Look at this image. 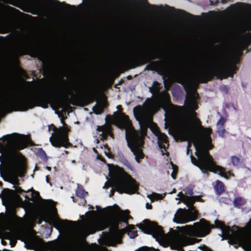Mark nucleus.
Listing matches in <instances>:
<instances>
[{"instance_id":"nucleus-47","label":"nucleus","mask_w":251,"mask_h":251,"mask_svg":"<svg viewBox=\"0 0 251 251\" xmlns=\"http://www.w3.org/2000/svg\"><path fill=\"white\" fill-rule=\"evenodd\" d=\"M13 188H15V191L17 194H22L23 192H25V191L23 190L20 187H16L15 185L13 186Z\"/></svg>"},{"instance_id":"nucleus-25","label":"nucleus","mask_w":251,"mask_h":251,"mask_svg":"<svg viewBox=\"0 0 251 251\" xmlns=\"http://www.w3.org/2000/svg\"><path fill=\"white\" fill-rule=\"evenodd\" d=\"M126 234L131 239H134L138 236L137 231L133 225L126 226Z\"/></svg>"},{"instance_id":"nucleus-61","label":"nucleus","mask_w":251,"mask_h":251,"mask_svg":"<svg viewBox=\"0 0 251 251\" xmlns=\"http://www.w3.org/2000/svg\"><path fill=\"white\" fill-rule=\"evenodd\" d=\"M222 90L224 91H226V93H227L228 92V89H227V88L226 86H224L222 87Z\"/></svg>"},{"instance_id":"nucleus-39","label":"nucleus","mask_w":251,"mask_h":251,"mask_svg":"<svg viewBox=\"0 0 251 251\" xmlns=\"http://www.w3.org/2000/svg\"><path fill=\"white\" fill-rule=\"evenodd\" d=\"M231 201L229 198L224 197H220L219 199V201L220 203H224L226 204L230 203Z\"/></svg>"},{"instance_id":"nucleus-57","label":"nucleus","mask_w":251,"mask_h":251,"mask_svg":"<svg viewBox=\"0 0 251 251\" xmlns=\"http://www.w3.org/2000/svg\"><path fill=\"white\" fill-rule=\"evenodd\" d=\"M152 205L151 204H150L148 202H147L146 204V208L148 209H152Z\"/></svg>"},{"instance_id":"nucleus-54","label":"nucleus","mask_w":251,"mask_h":251,"mask_svg":"<svg viewBox=\"0 0 251 251\" xmlns=\"http://www.w3.org/2000/svg\"><path fill=\"white\" fill-rule=\"evenodd\" d=\"M50 176L49 175L47 176L46 177V182L48 183H49L50 185V186H52V183L50 181Z\"/></svg>"},{"instance_id":"nucleus-38","label":"nucleus","mask_w":251,"mask_h":251,"mask_svg":"<svg viewBox=\"0 0 251 251\" xmlns=\"http://www.w3.org/2000/svg\"><path fill=\"white\" fill-rule=\"evenodd\" d=\"M217 132L220 137L222 138L225 137L226 129L224 126H218Z\"/></svg>"},{"instance_id":"nucleus-14","label":"nucleus","mask_w":251,"mask_h":251,"mask_svg":"<svg viewBox=\"0 0 251 251\" xmlns=\"http://www.w3.org/2000/svg\"><path fill=\"white\" fill-rule=\"evenodd\" d=\"M198 211L196 209L179 208L175 215L173 221L176 223L185 224L197 219Z\"/></svg>"},{"instance_id":"nucleus-64","label":"nucleus","mask_w":251,"mask_h":251,"mask_svg":"<svg viewBox=\"0 0 251 251\" xmlns=\"http://www.w3.org/2000/svg\"><path fill=\"white\" fill-rule=\"evenodd\" d=\"M105 153L106 155L109 158H111L112 156V155L110 153H107L106 151H105Z\"/></svg>"},{"instance_id":"nucleus-37","label":"nucleus","mask_w":251,"mask_h":251,"mask_svg":"<svg viewBox=\"0 0 251 251\" xmlns=\"http://www.w3.org/2000/svg\"><path fill=\"white\" fill-rule=\"evenodd\" d=\"M200 240L192 238H186L185 239L186 245H193L196 243H198Z\"/></svg>"},{"instance_id":"nucleus-34","label":"nucleus","mask_w":251,"mask_h":251,"mask_svg":"<svg viewBox=\"0 0 251 251\" xmlns=\"http://www.w3.org/2000/svg\"><path fill=\"white\" fill-rule=\"evenodd\" d=\"M232 164L234 166H238L242 163L241 158L237 156H231L230 158Z\"/></svg>"},{"instance_id":"nucleus-8","label":"nucleus","mask_w":251,"mask_h":251,"mask_svg":"<svg viewBox=\"0 0 251 251\" xmlns=\"http://www.w3.org/2000/svg\"><path fill=\"white\" fill-rule=\"evenodd\" d=\"M107 208L110 210L107 226L109 227V235L111 238H120L126 233V227L119 229L123 223H126V210L121 209L116 204L108 206Z\"/></svg>"},{"instance_id":"nucleus-45","label":"nucleus","mask_w":251,"mask_h":251,"mask_svg":"<svg viewBox=\"0 0 251 251\" xmlns=\"http://www.w3.org/2000/svg\"><path fill=\"white\" fill-rule=\"evenodd\" d=\"M143 108L140 105H138L134 108V111L137 110L140 115H142L143 112Z\"/></svg>"},{"instance_id":"nucleus-2","label":"nucleus","mask_w":251,"mask_h":251,"mask_svg":"<svg viewBox=\"0 0 251 251\" xmlns=\"http://www.w3.org/2000/svg\"><path fill=\"white\" fill-rule=\"evenodd\" d=\"M216 47L219 50L216 66L213 69L203 70L195 75V77L201 83H206L211 80L214 76L220 80L228 77H233L238 70L236 63L231 61L228 57L226 46L219 44Z\"/></svg>"},{"instance_id":"nucleus-10","label":"nucleus","mask_w":251,"mask_h":251,"mask_svg":"<svg viewBox=\"0 0 251 251\" xmlns=\"http://www.w3.org/2000/svg\"><path fill=\"white\" fill-rule=\"evenodd\" d=\"M110 180L106 181L103 188L112 187L120 194L126 193V172L117 165L108 164Z\"/></svg>"},{"instance_id":"nucleus-4","label":"nucleus","mask_w":251,"mask_h":251,"mask_svg":"<svg viewBox=\"0 0 251 251\" xmlns=\"http://www.w3.org/2000/svg\"><path fill=\"white\" fill-rule=\"evenodd\" d=\"M177 82L180 83L183 86L184 90L187 93V95L185 98V103H189L191 108L193 109V111L192 114L193 116L195 118V124L196 126H197V128H196L193 125L190 124L188 123H185L183 124V128L187 135L191 139V141H188V142L187 148H188V150H189V149H190V148L191 147L192 143H193V138L188 133L187 130V127H190V128H192V129L193 130L195 136L199 140H200V139L197 136V131H199L201 132V134L208 141L209 149H211L213 147V145L211 144V138L210 137V134L212 132V129L210 128L204 127L201 125V122L200 121V120L196 117L197 113L195 111H194V110L197 109L198 108V106L196 104V100L197 98L198 97V94L196 92H193L191 94H189L190 88L187 83V81L184 78H180L179 80Z\"/></svg>"},{"instance_id":"nucleus-24","label":"nucleus","mask_w":251,"mask_h":251,"mask_svg":"<svg viewBox=\"0 0 251 251\" xmlns=\"http://www.w3.org/2000/svg\"><path fill=\"white\" fill-rule=\"evenodd\" d=\"M214 190L217 196H220L225 191V186L220 180H217L214 186Z\"/></svg>"},{"instance_id":"nucleus-53","label":"nucleus","mask_w":251,"mask_h":251,"mask_svg":"<svg viewBox=\"0 0 251 251\" xmlns=\"http://www.w3.org/2000/svg\"><path fill=\"white\" fill-rule=\"evenodd\" d=\"M35 194V197L38 198H40V194H39V193L37 191H35L34 190L33 192L32 193V196L33 197H34L33 196V195Z\"/></svg>"},{"instance_id":"nucleus-63","label":"nucleus","mask_w":251,"mask_h":251,"mask_svg":"<svg viewBox=\"0 0 251 251\" xmlns=\"http://www.w3.org/2000/svg\"><path fill=\"white\" fill-rule=\"evenodd\" d=\"M105 13H106L105 10H103L100 11V15H101V16H103V15H104L105 14Z\"/></svg>"},{"instance_id":"nucleus-6","label":"nucleus","mask_w":251,"mask_h":251,"mask_svg":"<svg viewBox=\"0 0 251 251\" xmlns=\"http://www.w3.org/2000/svg\"><path fill=\"white\" fill-rule=\"evenodd\" d=\"M191 160L192 163L198 167L202 173L209 176L208 171L218 174L221 176L228 179L229 176H234V174L230 172H226V169L221 166L216 165L212 156L210 154L208 150L202 151L199 159H197L193 155H191Z\"/></svg>"},{"instance_id":"nucleus-50","label":"nucleus","mask_w":251,"mask_h":251,"mask_svg":"<svg viewBox=\"0 0 251 251\" xmlns=\"http://www.w3.org/2000/svg\"><path fill=\"white\" fill-rule=\"evenodd\" d=\"M51 211L52 214H53L54 215H56L57 214V209L54 205L51 206Z\"/></svg>"},{"instance_id":"nucleus-15","label":"nucleus","mask_w":251,"mask_h":251,"mask_svg":"<svg viewBox=\"0 0 251 251\" xmlns=\"http://www.w3.org/2000/svg\"><path fill=\"white\" fill-rule=\"evenodd\" d=\"M117 108L118 111L115 112L112 116H106V121L115 125L119 128L126 129V114L123 112L121 105H118Z\"/></svg>"},{"instance_id":"nucleus-23","label":"nucleus","mask_w":251,"mask_h":251,"mask_svg":"<svg viewBox=\"0 0 251 251\" xmlns=\"http://www.w3.org/2000/svg\"><path fill=\"white\" fill-rule=\"evenodd\" d=\"M190 67L189 64H186L184 66H180L178 65H174L173 66V70L179 74L180 75H182L184 73L186 74L188 73L187 69Z\"/></svg>"},{"instance_id":"nucleus-44","label":"nucleus","mask_w":251,"mask_h":251,"mask_svg":"<svg viewBox=\"0 0 251 251\" xmlns=\"http://www.w3.org/2000/svg\"><path fill=\"white\" fill-rule=\"evenodd\" d=\"M11 180L10 181L11 183L14 184L16 182H18V177L16 175L12 174L11 176Z\"/></svg>"},{"instance_id":"nucleus-9","label":"nucleus","mask_w":251,"mask_h":251,"mask_svg":"<svg viewBox=\"0 0 251 251\" xmlns=\"http://www.w3.org/2000/svg\"><path fill=\"white\" fill-rule=\"evenodd\" d=\"M159 82L154 81L152 87L149 88L151 93L153 95L155 93L158 94L154 99L159 107H161L166 113L170 110L176 116H181L184 112L183 107L172 104L170 96L168 93L165 91H162L161 93L159 92Z\"/></svg>"},{"instance_id":"nucleus-22","label":"nucleus","mask_w":251,"mask_h":251,"mask_svg":"<svg viewBox=\"0 0 251 251\" xmlns=\"http://www.w3.org/2000/svg\"><path fill=\"white\" fill-rule=\"evenodd\" d=\"M97 130L101 132L100 134V140H106L107 137L111 134L110 127L107 126H97Z\"/></svg>"},{"instance_id":"nucleus-56","label":"nucleus","mask_w":251,"mask_h":251,"mask_svg":"<svg viewBox=\"0 0 251 251\" xmlns=\"http://www.w3.org/2000/svg\"><path fill=\"white\" fill-rule=\"evenodd\" d=\"M186 193L188 195H189L190 196H192L193 194V190L192 189H188L186 192Z\"/></svg>"},{"instance_id":"nucleus-49","label":"nucleus","mask_w":251,"mask_h":251,"mask_svg":"<svg viewBox=\"0 0 251 251\" xmlns=\"http://www.w3.org/2000/svg\"><path fill=\"white\" fill-rule=\"evenodd\" d=\"M195 202L196 201L203 202L204 201L200 196H193Z\"/></svg>"},{"instance_id":"nucleus-1","label":"nucleus","mask_w":251,"mask_h":251,"mask_svg":"<svg viewBox=\"0 0 251 251\" xmlns=\"http://www.w3.org/2000/svg\"><path fill=\"white\" fill-rule=\"evenodd\" d=\"M74 87L77 90H85L86 87L84 81L69 83L63 80V83L34 97L22 96L5 100L0 104V110L25 111L35 106L47 108L49 104L53 109L54 106L65 108L69 105L70 100L73 105H76V96L73 94L72 88Z\"/></svg>"},{"instance_id":"nucleus-30","label":"nucleus","mask_w":251,"mask_h":251,"mask_svg":"<svg viewBox=\"0 0 251 251\" xmlns=\"http://www.w3.org/2000/svg\"><path fill=\"white\" fill-rule=\"evenodd\" d=\"M14 190L9 189L8 188H4L1 191V194L3 198L9 200L12 198V194L14 193Z\"/></svg>"},{"instance_id":"nucleus-17","label":"nucleus","mask_w":251,"mask_h":251,"mask_svg":"<svg viewBox=\"0 0 251 251\" xmlns=\"http://www.w3.org/2000/svg\"><path fill=\"white\" fill-rule=\"evenodd\" d=\"M8 165L15 173H23L25 168V164L19 161L17 155H13L7 159Z\"/></svg>"},{"instance_id":"nucleus-55","label":"nucleus","mask_w":251,"mask_h":251,"mask_svg":"<svg viewBox=\"0 0 251 251\" xmlns=\"http://www.w3.org/2000/svg\"><path fill=\"white\" fill-rule=\"evenodd\" d=\"M115 191H116V190L114 188H113L111 190L110 193L109 194V197H112L114 195Z\"/></svg>"},{"instance_id":"nucleus-51","label":"nucleus","mask_w":251,"mask_h":251,"mask_svg":"<svg viewBox=\"0 0 251 251\" xmlns=\"http://www.w3.org/2000/svg\"><path fill=\"white\" fill-rule=\"evenodd\" d=\"M10 240V244L11 245V247H14L16 244V243H17L16 240L15 239H11Z\"/></svg>"},{"instance_id":"nucleus-62","label":"nucleus","mask_w":251,"mask_h":251,"mask_svg":"<svg viewBox=\"0 0 251 251\" xmlns=\"http://www.w3.org/2000/svg\"><path fill=\"white\" fill-rule=\"evenodd\" d=\"M126 168H128V169H130V170H132V167L127 161H126Z\"/></svg>"},{"instance_id":"nucleus-26","label":"nucleus","mask_w":251,"mask_h":251,"mask_svg":"<svg viewBox=\"0 0 251 251\" xmlns=\"http://www.w3.org/2000/svg\"><path fill=\"white\" fill-rule=\"evenodd\" d=\"M38 59L42 62L43 75L45 76L49 73L50 67V63L49 61H46L44 56H41L38 57Z\"/></svg>"},{"instance_id":"nucleus-21","label":"nucleus","mask_w":251,"mask_h":251,"mask_svg":"<svg viewBox=\"0 0 251 251\" xmlns=\"http://www.w3.org/2000/svg\"><path fill=\"white\" fill-rule=\"evenodd\" d=\"M158 139V146L160 149L166 150L169 146V141L167 136L164 133L158 132L156 134Z\"/></svg>"},{"instance_id":"nucleus-40","label":"nucleus","mask_w":251,"mask_h":251,"mask_svg":"<svg viewBox=\"0 0 251 251\" xmlns=\"http://www.w3.org/2000/svg\"><path fill=\"white\" fill-rule=\"evenodd\" d=\"M10 136L11 135L8 134L6 135H4L2 137L0 138V148H3L4 147L1 141H2V142H4L5 141L9 140Z\"/></svg>"},{"instance_id":"nucleus-27","label":"nucleus","mask_w":251,"mask_h":251,"mask_svg":"<svg viewBox=\"0 0 251 251\" xmlns=\"http://www.w3.org/2000/svg\"><path fill=\"white\" fill-rule=\"evenodd\" d=\"M246 202L247 201L244 198L241 197H238L234 198L233 205L235 207L239 208L241 206L244 205Z\"/></svg>"},{"instance_id":"nucleus-35","label":"nucleus","mask_w":251,"mask_h":251,"mask_svg":"<svg viewBox=\"0 0 251 251\" xmlns=\"http://www.w3.org/2000/svg\"><path fill=\"white\" fill-rule=\"evenodd\" d=\"M15 148L18 150H21L25 148L27 146L26 143L24 141H18L15 143Z\"/></svg>"},{"instance_id":"nucleus-16","label":"nucleus","mask_w":251,"mask_h":251,"mask_svg":"<svg viewBox=\"0 0 251 251\" xmlns=\"http://www.w3.org/2000/svg\"><path fill=\"white\" fill-rule=\"evenodd\" d=\"M122 17V69L124 72L126 71V0H123Z\"/></svg>"},{"instance_id":"nucleus-13","label":"nucleus","mask_w":251,"mask_h":251,"mask_svg":"<svg viewBox=\"0 0 251 251\" xmlns=\"http://www.w3.org/2000/svg\"><path fill=\"white\" fill-rule=\"evenodd\" d=\"M136 226L144 233L151 235L152 237L157 240L163 234L162 227L157 224L152 222L148 219H145Z\"/></svg>"},{"instance_id":"nucleus-46","label":"nucleus","mask_w":251,"mask_h":251,"mask_svg":"<svg viewBox=\"0 0 251 251\" xmlns=\"http://www.w3.org/2000/svg\"><path fill=\"white\" fill-rule=\"evenodd\" d=\"M12 234L11 232L6 231L4 234V238L8 240H11Z\"/></svg>"},{"instance_id":"nucleus-3","label":"nucleus","mask_w":251,"mask_h":251,"mask_svg":"<svg viewBox=\"0 0 251 251\" xmlns=\"http://www.w3.org/2000/svg\"><path fill=\"white\" fill-rule=\"evenodd\" d=\"M134 38L137 41L138 50L133 58L134 67L144 65L149 63L144 69V71H152L157 72L160 75H163L165 72V69L161 67L160 61H151L154 59H160L161 54L158 53L155 55L149 50L147 45L148 40L145 36L139 31H135Z\"/></svg>"},{"instance_id":"nucleus-19","label":"nucleus","mask_w":251,"mask_h":251,"mask_svg":"<svg viewBox=\"0 0 251 251\" xmlns=\"http://www.w3.org/2000/svg\"><path fill=\"white\" fill-rule=\"evenodd\" d=\"M139 188V183L130 175L126 173V194L136 193Z\"/></svg>"},{"instance_id":"nucleus-43","label":"nucleus","mask_w":251,"mask_h":251,"mask_svg":"<svg viewBox=\"0 0 251 251\" xmlns=\"http://www.w3.org/2000/svg\"><path fill=\"white\" fill-rule=\"evenodd\" d=\"M130 211L126 209V226L130 225L128 222L130 220H133V218L130 215Z\"/></svg>"},{"instance_id":"nucleus-18","label":"nucleus","mask_w":251,"mask_h":251,"mask_svg":"<svg viewBox=\"0 0 251 251\" xmlns=\"http://www.w3.org/2000/svg\"><path fill=\"white\" fill-rule=\"evenodd\" d=\"M187 130L188 133L192 137L193 145L195 147L196 152L195 155L198 157V159L199 157H201L202 152L204 150L207 149H201V140H199L195 135L193 130L190 127H187Z\"/></svg>"},{"instance_id":"nucleus-59","label":"nucleus","mask_w":251,"mask_h":251,"mask_svg":"<svg viewBox=\"0 0 251 251\" xmlns=\"http://www.w3.org/2000/svg\"><path fill=\"white\" fill-rule=\"evenodd\" d=\"M149 251H160L158 249H155L153 247H149Z\"/></svg>"},{"instance_id":"nucleus-32","label":"nucleus","mask_w":251,"mask_h":251,"mask_svg":"<svg viewBox=\"0 0 251 251\" xmlns=\"http://www.w3.org/2000/svg\"><path fill=\"white\" fill-rule=\"evenodd\" d=\"M87 194L88 193L85 191L82 186H78L75 191V195L77 197L80 198H84Z\"/></svg>"},{"instance_id":"nucleus-60","label":"nucleus","mask_w":251,"mask_h":251,"mask_svg":"<svg viewBox=\"0 0 251 251\" xmlns=\"http://www.w3.org/2000/svg\"><path fill=\"white\" fill-rule=\"evenodd\" d=\"M191 63H192L193 67H195L197 65V62H196V60H194V59L191 61Z\"/></svg>"},{"instance_id":"nucleus-12","label":"nucleus","mask_w":251,"mask_h":251,"mask_svg":"<svg viewBox=\"0 0 251 251\" xmlns=\"http://www.w3.org/2000/svg\"><path fill=\"white\" fill-rule=\"evenodd\" d=\"M61 123L63 125V127H54L53 130L54 133H52V136L50 138V141L52 145L55 147H63L67 148L71 145L69 142L68 135L70 129L63 119H61Z\"/></svg>"},{"instance_id":"nucleus-5","label":"nucleus","mask_w":251,"mask_h":251,"mask_svg":"<svg viewBox=\"0 0 251 251\" xmlns=\"http://www.w3.org/2000/svg\"><path fill=\"white\" fill-rule=\"evenodd\" d=\"M129 5L138 8H141L143 6H146L150 10H157L160 12L166 14H177L183 18H188L193 16L184 10L177 9L167 4H165L164 6L162 5L156 6L150 4L148 0H126V71L130 69L128 67V10L127 8V7Z\"/></svg>"},{"instance_id":"nucleus-52","label":"nucleus","mask_w":251,"mask_h":251,"mask_svg":"<svg viewBox=\"0 0 251 251\" xmlns=\"http://www.w3.org/2000/svg\"><path fill=\"white\" fill-rule=\"evenodd\" d=\"M244 39L245 40H250L251 38V33H247L244 36Z\"/></svg>"},{"instance_id":"nucleus-58","label":"nucleus","mask_w":251,"mask_h":251,"mask_svg":"<svg viewBox=\"0 0 251 251\" xmlns=\"http://www.w3.org/2000/svg\"><path fill=\"white\" fill-rule=\"evenodd\" d=\"M153 195H155V199H159L162 198V196L160 194L154 193Z\"/></svg>"},{"instance_id":"nucleus-41","label":"nucleus","mask_w":251,"mask_h":251,"mask_svg":"<svg viewBox=\"0 0 251 251\" xmlns=\"http://www.w3.org/2000/svg\"><path fill=\"white\" fill-rule=\"evenodd\" d=\"M47 249L49 251H53L55 248L54 244L52 242H49L46 245Z\"/></svg>"},{"instance_id":"nucleus-31","label":"nucleus","mask_w":251,"mask_h":251,"mask_svg":"<svg viewBox=\"0 0 251 251\" xmlns=\"http://www.w3.org/2000/svg\"><path fill=\"white\" fill-rule=\"evenodd\" d=\"M154 103L151 98H148L144 103L143 106L147 110H151L154 107Z\"/></svg>"},{"instance_id":"nucleus-11","label":"nucleus","mask_w":251,"mask_h":251,"mask_svg":"<svg viewBox=\"0 0 251 251\" xmlns=\"http://www.w3.org/2000/svg\"><path fill=\"white\" fill-rule=\"evenodd\" d=\"M214 226H211L207 221L201 219L200 222H196L193 226L186 225L181 227V229L184 233L197 237H203L210 233L211 228H213Z\"/></svg>"},{"instance_id":"nucleus-29","label":"nucleus","mask_w":251,"mask_h":251,"mask_svg":"<svg viewBox=\"0 0 251 251\" xmlns=\"http://www.w3.org/2000/svg\"><path fill=\"white\" fill-rule=\"evenodd\" d=\"M69 222V221L67 220H62L59 218H57L53 221V225L55 228L60 230V228L64 226V224Z\"/></svg>"},{"instance_id":"nucleus-48","label":"nucleus","mask_w":251,"mask_h":251,"mask_svg":"<svg viewBox=\"0 0 251 251\" xmlns=\"http://www.w3.org/2000/svg\"><path fill=\"white\" fill-rule=\"evenodd\" d=\"M135 251H149V247L147 246H143L136 250Z\"/></svg>"},{"instance_id":"nucleus-42","label":"nucleus","mask_w":251,"mask_h":251,"mask_svg":"<svg viewBox=\"0 0 251 251\" xmlns=\"http://www.w3.org/2000/svg\"><path fill=\"white\" fill-rule=\"evenodd\" d=\"M226 120L223 117H221L219 120L217 125L218 126H224Z\"/></svg>"},{"instance_id":"nucleus-33","label":"nucleus","mask_w":251,"mask_h":251,"mask_svg":"<svg viewBox=\"0 0 251 251\" xmlns=\"http://www.w3.org/2000/svg\"><path fill=\"white\" fill-rule=\"evenodd\" d=\"M38 156L44 161L47 162L48 160V156L45 151L42 148H39L37 150Z\"/></svg>"},{"instance_id":"nucleus-20","label":"nucleus","mask_w":251,"mask_h":251,"mask_svg":"<svg viewBox=\"0 0 251 251\" xmlns=\"http://www.w3.org/2000/svg\"><path fill=\"white\" fill-rule=\"evenodd\" d=\"M215 224V226L216 227L222 229L223 234H226V235L229 236L230 235V233L231 232L233 234L239 236V233L237 231H232L230 227L226 226L224 223L218 220H216Z\"/></svg>"},{"instance_id":"nucleus-7","label":"nucleus","mask_w":251,"mask_h":251,"mask_svg":"<svg viewBox=\"0 0 251 251\" xmlns=\"http://www.w3.org/2000/svg\"><path fill=\"white\" fill-rule=\"evenodd\" d=\"M126 143L131 151L135 156L138 163L143 159L144 154L142 148L144 144V138L138 131L136 130L132 125L128 116L126 115Z\"/></svg>"},{"instance_id":"nucleus-36","label":"nucleus","mask_w":251,"mask_h":251,"mask_svg":"<svg viewBox=\"0 0 251 251\" xmlns=\"http://www.w3.org/2000/svg\"><path fill=\"white\" fill-rule=\"evenodd\" d=\"M171 165L172 166V169H173V171L172 173L171 176L174 179H176V175L178 171V167L176 165H175L173 163L171 162Z\"/></svg>"},{"instance_id":"nucleus-28","label":"nucleus","mask_w":251,"mask_h":251,"mask_svg":"<svg viewBox=\"0 0 251 251\" xmlns=\"http://www.w3.org/2000/svg\"><path fill=\"white\" fill-rule=\"evenodd\" d=\"M185 200L184 201V203L186 204L188 208L191 209H196V208L194 206V204L195 203V201L194 200L193 196H186Z\"/></svg>"}]
</instances>
